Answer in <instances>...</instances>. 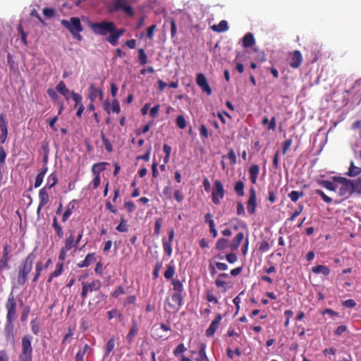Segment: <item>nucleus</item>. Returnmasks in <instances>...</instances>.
Instances as JSON below:
<instances>
[{
    "label": "nucleus",
    "instance_id": "obj_1",
    "mask_svg": "<svg viewBox=\"0 0 361 361\" xmlns=\"http://www.w3.org/2000/svg\"><path fill=\"white\" fill-rule=\"evenodd\" d=\"M35 257L33 252H30L18 266L16 279L18 284L23 286L26 283L28 275L32 270Z\"/></svg>",
    "mask_w": 361,
    "mask_h": 361
},
{
    "label": "nucleus",
    "instance_id": "obj_2",
    "mask_svg": "<svg viewBox=\"0 0 361 361\" xmlns=\"http://www.w3.org/2000/svg\"><path fill=\"white\" fill-rule=\"evenodd\" d=\"M61 24L72 34L74 39L78 41L82 40L80 32L83 28L79 18L72 17L69 20L63 19L61 21Z\"/></svg>",
    "mask_w": 361,
    "mask_h": 361
},
{
    "label": "nucleus",
    "instance_id": "obj_3",
    "mask_svg": "<svg viewBox=\"0 0 361 361\" xmlns=\"http://www.w3.org/2000/svg\"><path fill=\"white\" fill-rule=\"evenodd\" d=\"M89 27L97 35L106 36L107 34L110 35L114 31V22L104 20L97 23H90Z\"/></svg>",
    "mask_w": 361,
    "mask_h": 361
},
{
    "label": "nucleus",
    "instance_id": "obj_4",
    "mask_svg": "<svg viewBox=\"0 0 361 361\" xmlns=\"http://www.w3.org/2000/svg\"><path fill=\"white\" fill-rule=\"evenodd\" d=\"M331 178L338 183L339 196L348 197L353 194L351 180L341 176H333Z\"/></svg>",
    "mask_w": 361,
    "mask_h": 361
},
{
    "label": "nucleus",
    "instance_id": "obj_5",
    "mask_svg": "<svg viewBox=\"0 0 361 361\" xmlns=\"http://www.w3.org/2000/svg\"><path fill=\"white\" fill-rule=\"evenodd\" d=\"M32 337L30 335H26L22 338V350L19 357L32 360Z\"/></svg>",
    "mask_w": 361,
    "mask_h": 361
},
{
    "label": "nucleus",
    "instance_id": "obj_6",
    "mask_svg": "<svg viewBox=\"0 0 361 361\" xmlns=\"http://www.w3.org/2000/svg\"><path fill=\"white\" fill-rule=\"evenodd\" d=\"M225 190L222 183L219 180H215L214 182V188L212 192V202L215 204H219L220 200L224 198Z\"/></svg>",
    "mask_w": 361,
    "mask_h": 361
},
{
    "label": "nucleus",
    "instance_id": "obj_7",
    "mask_svg": "<svg viewBox=\"0 0 361 361\" xmlns=\"http://www.w3.org/2000/svg\"><path fill=\"white\" fill-rule=\"evenodd\" d=\"M196 83L201 88L203 92L209 96L212 93V88L210 87L205 75L199 73L196 75Z\"/></svg>",
    "mask_w": 361,
    "mask_h": 361
},
{
    "label": "nucleus",
    "instance_id": "obj_8",
    "mask_svg": "<svg viewBox=\"0 0 361 361\" xmlns=\"http://www.w3.org/2000/svg\"><path fill=\"white\" fill-rule=\"evenodd\" d=\"M257 205L256 192L255 188L252 187L249 190V198L247 202V210L249 214L252 215L255 213Z\"/></svg>",
    "mask_w": 361,
    "mask_h": 361
},
{
    "label": "nucleus",
    "instance_id": "obj_9",
    "mask_svg": "<svg viewBox=\"0 0 361 361\" xmlns=\"http://www.w3.org/2000/svg\"><path fill=\"white\" fill-rule=\"evenodd\" d=\"M6 306L8 311L7 320L9 322H13L16 319V303L13 297L8 298Z\"/></svg>",
    "mask_w": 361,
    "mask_h": 361
},
{
    "label": "nucleus",
    "instance_id": "obj_10",
    "mask_svg": "<svg viewBox=\"0 0 361 361\" xmlns=\"http://www.w3.org/2000/svg\"><path fill=\"white\" fill-rule=\"evenodd\" d=\"M126 30L124 28L116 29V25L114 23V31L111 35L106 37V41L111 45L116 46L118 44L119 38L123 35Z\"/></svg>",
    "mask_w": 361,
    "mask_h": 361
},
{
    "label": "nucleus",
    "instance_id": "obj_11",
    "mask_svg": "<svg viewBox=\"0 0 361 361\" xmlns=\"http://www.w3.org/2000/svg\"><path fill=\"white\" fill-rule=\"evenodd\" d=\"M11 252V246L8 244H5L4 245L2 255L0 258V259H1L2 270L5 268H8V262L12 257Z\"/></svg>",
    "mask_w": 361,
    "mask_h": 361
},
{
    "label": "nucleus",
    "instance_id": "obj_12",
    "mask_svg": "<svg viewBox=\"0 0 361 361\" xmlns=\"http://www.w3.org/2000/svg\"><path fill=\"white\" fill-rule=\"evenodd\" d=\"M182 301V295H170L166 298V302L169 306L176 310H178L181 307Z\"/></svg>",
    "mask_w": 361,
    "mask_h": 361
},
{
    "label": "nucleus",
    "instance_id": "obj_13",
    "mask_svg": "<svg viewBox=\"0 0 361 361\" xmlns=\"http://www.w3.org/2000/svg\"><path fill=\"white\" fill-rule=\"evenodd\" d=\"M174 238V230L171 229L169 232V239L164 238L162 240L163 249L168 257L172 255V242Z\"/></svg>",
    "mask_w": 361,
    "mask_h": 361
},
{
    "label": "nucleus",
    "instance_id": "obj_14",
    "mask_svg": "<svg viewBox=\"0 0 361 361\" xmlns=\"http://www.w3.org/2000/svg\"><path fill=\"white\" fill-rule=\"evenodd\" d=\"M88 98L92 102H94L97 97L99 100L103 99V91L102 89H97L94 84H90L88 89Z\"/></svg>",
    "mask_w": 361,
    "mask_h": 361
},
{
    "label": "nucleus",
    "instance_id": "obj_15",
    "mask_svg": "<svg viewBox=\"0 0 361 361\" xmlns=\"http://www.w3.org/2000/svg\"><path fill=\"white\" fill-rule=\"evenodd\" d=\"M207 345L204 343H200L197 345V355L195 357V361H210L207 355Z\"/></svg>",
    "mask_w": 361,
    "mask_h": 361
},
{
    "label": "nucleus",
    "instance_id": "obj_16",
    "mask_svg": "<svg viewBox=\"0 0 361 361\" xmlns=\"http://www.w3.org/2000/svg\"><path fill=\"white\" fill-rule=\"evenodd\" d=\"M222 317L221 314H217V316L215 317V319L212 322L208 329L206 330V336L207 337L212 336L217 329L219 328V323L221 321Z\"/></svg>",
    "mask_w": 361,
    "mask_h": 361
},
{
    "label": "nucleus",
    "instance_id": "obj_17",
    "mask_svg": "<svg viewBox=\"0 0 361 361\" xmlns=\"http://www.w3.org/2000/svg\"><path fill=\"white\" fill-rule=\"evenodd\" d=\"M291 58H290V66L293 68H298L300 67L302 61V56L300 51L295 50L291 54Z\"/></svg>",
    "mask_w": 361,
    "mask_h": 361
},
{
    "label": "nucleus",
    "instance_id": "obj_18",
    "mask_svg": "<svg viewBox=\"0 0 361 361\" xmlns=\"http://www.w3.org/2000/svg\"><path fill=\"white\" fill-rule=\"evenodd\" d=\"M244 238V233L243 232L238 233L235 237L232 239L231 242L229 243V248L231 251L237 250L239 245L242 243Z\"/></svg>",
    "mask_w": 361,
    "mask_h": 361
},
{
    "label": "nucleus",
    "instance_id": "obj_19",
    "mask_svg": "<svg viewBox=\"0 0 361 361\" xmlns=\"http://www.w3.org/2000/svg\"><path fill=\"white\" fill-rule=\"evenodd\" d=\"M101 286V283L98 280L92 281L90 283H83L82 293H87V292H92L97 290Z\"/></svg>",
    "mask_w": 361,
    "mask_h": 361
},
{
    "label": "nucleus",
    "instance_id": "obj_20",
    "mask_svg": "<svg viewBox=\"0 0 361 361\" xmlns=\"http://www.w3.org/2000/svg\"><path fill=\"white\" fill-rule=\"evenodd\" d=\"M96 254L94 252L89 253L86 255L84 260L78 264V267L80 268L87 267L96 262Z\"/></svg>",
    "mask_w": 361,
    "mask_h": 361
},
{
    "label": "nucleus",
    "instance_id": "obj_21",
    "mask_svg": "<svg viewBox=\"0 0 361 361\" xmlns=\"http://www.w3.org/2000/svg\"><path fill=\"white\" fill-rule=\"evenodd\" d=\"M74 230H69V236L66 238L65 240L64 247L66 250H71L73 247H77V244L75 241Z\"/></svg>",
    "mask_w": 361,
    "mask_h": 361
},
{
    "label": "nucleus",
    "instance_id": "obj_22",
    "mask_svg": "<svg viewBox=\"0 0 361 361\" xmlns=\"http://www.w3.org/2000/svg\"><path fill=\"white\" fill-rule=\"evenodd\" d=\"M317 183L330 191H336L338 188V183L334 182L333 180L332 181L327 180H318Z\"/></svg>",
    "mask_w": 361,
    "mask_h": 361
},
{
    "label": "nucleus",
    "instance_id": "obj_23",
    "mask_svg": "<svg viewBox=\"0 0 361 361\" xmlns=\"http://www.w3.org/2000/svg\"><path fill=\"white\" fill-rule=\"evenodd\" d=\"M242 42L243 47L245 48H249L253 46L255 44L253 34L251 32L246 33L242 39Z\"/></svg>",
    "mask_w": 361,
    "mask_h": 361
},
{
    "label": "nucleus",
    "instance_id": "obj_24",
    "mask_svg": "<svg viewBox=\"0 0 361 361\" xmlns=\"http://www.w3.org/2000/svg\"><path fill=\"white\" fill-rule=\"evenodd\" d=\"M39 204H40V207H44L49 202V195L47 191L46 188H42V189L39 190Z\"/></svg>",
    "mask_w": 361,
    "mask_h": 361
},
{
    "label": "nucleus",
    "instance_id": "obj_25",
    "mask_svg": "<svg viewBox=\"0 0 361 361\" xmlns=\"http://www.w3.org/2000/svg\"><path fill=\"white\" fill-rule=\"evenodd\" d=\"M259 172V167L257 164H252L249 169L250 180L252 184L257 183V179Z\"/></svg>",
    "mask_w": 361,
    "mask_h": 361
},
{
    "label": "nucleus",
    "instance_id": "obj_26",
    "mask_svg": "<svg viewBox=\"0 0 361 361\" xmlns=\"http://www.w3.org/2000/svg\"><path fill=\"white\" fill-rule=\"evenodd\" d=\"M13 322H9L7 321L5 331L6 340L8 342L13 343L14 341V335H13Z\"/></svg>",
    "mask_w": 361,
    "mask_h": 361
},
{
    "label": "nucleus",
    "instance_id": "obj_27",
    "mask_svg": "<svg viewBox=\"0 0 361 361\" xmlns=\"http://www.w3.org/2000/svg\"><path fill=\"white\" fill-rule=\"evenodd\" d=\"M87 352L92 353V349L90 348L88 344H85L76 354L75 361H84V356Z\"/></svg>",
    "mask_w": 361,
    "mask_h": 361
},
{
    "label": "nucleus",
    "instance_id": "obj_28",
    "mask_svg": "<svg viewBox=\"0 0 361 361\" xmlns=\"http://www.w3.org/2000/svg\"><path fill=\"white\" fill-rule=\"evenodd\" d=\"M213 31L216 32H223L228 30V23L225 20H222L217 25H213L212 26Z\"/></svg>",
    "mask_w": 361,
    "mask_h": 361
},
{
    "label": "nucleus",
    "instance_id": "obj_29",
    "mask_svg": "<svg viewBox=\"0 0 361 361\" xmlns=\"http://www.w3.org/2000/svg\"><path fill=\"white\" fill-rule=\"evenodd\" d=\"M312 271L316 274H322L328 276L330 274V269L324 265H317L312 268Z\"/></svg>",
    "mask_w": 361,
    "mask_h": 361
},
{
    "label": "nucleus",
    "instance_id": "obj_30",
    "mask_svg": "<svg viewBox=\"0 0 361 361\" xmlns=\"http://www.w3.org/2000/svg\"><path fill=\"white\" fill-rule=\"evenodd\" d=\"M63 270V264L62 262L57 263L55 270L51 272L47 279L48 282H51L54 277L60 276Z\"/></svg>",
    "mask_w": 361,
    "mask_h": 361
},
{
    "label": "nucleus",
    "instance_id": "obj_31",
    "mask_svg": "<svg viewBox=\"0 0 361 361\" xmlns=\"http://www.w3.org/2000/svg\"><path fill=\"white\" fill-rule=\"evenodd\" d=\"M106 165H109L107 162H99L94 164L92 167V172L93 174H99L100 172L106 170Z\"/></svg>",
    "mask_w": 361,
    "mask_h": 361
},
{
    "label": "nucleus",
    "instance_id": "obj_32",
    "mask_svg": "<svg viewBox=\"0 0 361 361\" xmlns=\"http://www.w3.org/2000/svg\"><path fill=\"white\" fill-rule=\"evenodd\" d=\"M52 227L54 229L57 236L59 238H63V231L62 227L59 224L57 218L56 216H54L53 218Z\"/></svg>",
    "mask_w": 361,
    "mask_h": 361
},
{
    "label": "nucleus",
    "instance_id": "obj_33",
    "mask_svg": "<svg viewBox=\"0 0 361 361\" xmlns=\"http://www.w3.org/2000/svg\"><path fill=\"white\" fill-rule=\"evenodd\" d=\"M361 173V168L355 166L353 161H351L348 171L346 173L348 176L354 177Z\"/></svg>",
    "mask_w": 361,
    "mask_h": 361
},
{
    "label": "nucleus",
    "instance_id": "obj_34",
    "mask_svg": "<svg viewBox=\"0 0 361 361\" xmlns=\"http://www.w3.org/2000/svg\"><path fill=\"white\" fill-rule=\"evenodd\" d=\"M245 185L244 183L241 180H238L235 183L234 185V190L238 196L243 197L245 195L244 192Z\"/></svg>",
    "mask_w": 361,
    "mask_h": 361
},
{
    "label": "nucleus",
    "instance_id": "obj_35",
    "mask_svg": "<svg viewBox=\"0 0 361 361\" xmlns=\"http://www.w3.org/2000/svg\"><path fill=\"white\" fill-rule=\"evenodd\" d=\"M57 182H58V178H57L56 175L54 173H52L49 176V177L47 178V185L44 188L51 189L56 185Z\"/></svg>",
    "mask_w": 361,
    "mask_h": 361
},
{
    "label": "nucleus",
    "instance_id": "obj_36",
    "mask_svg": "<svg viewBox=\"0 0 361 361\" xmlns=\"http://www.w3.org/2000/svg\"><path fill=\"white\" fill-rule=\"evenodd\" d=\"M353 193L361 194V176L355 180H351Z\"/></svg>",
    "mask_w": 361,
    "mask_h": 361
},
{
    "label": "nucleus",
    "instance_id": "obj_37",
    "mask_svg": "<svg viewBox=\"0 0 361 361\" xmlns=\"http://www.w3.org/2000/svg\"><path fill=\"white\" fill-rule=\"evenodd\" d=\"M215 247L217 250L221 251L226 247H229V242L225 238H219L216 242Z\"/></svg>",
    "mask_w": 361,
    "mask_h": 361
},
{
    "label": "nucleus",
    "instance_id": "obj_38",
    "mask_svg": "<svg viewBox=\"0 0 361 361\" xmlns=\"http://www.w3.org/2000/svg\"><path fill=\"white\" fill-rule=\"evenodd\" d=\"M138 329L137 324L135 322H133V324L130 327V331L127 335V339L128 342H131L134 338V336L137 334Z\"/></svg>",
    "mask_w": 361,
    "mask_h": 361
},
{
    "label": "nucleus",
    "instance_id": "obj_39",
    "mask_svg": "<svg viewBox=\"0 0 361 361\" xmlns=\"http://www.w3.org/2000/svg\"><path fill=\"white\" fill-rule=\"evenodd\" d=\"M305 193L302 191L293 190L288 194V196L292 202H296L299 198L303 197Z\"/></svg>",
    "mask_w": 361,
    "mask_h": 361
},
{
    "label": "nucleus",
    "instance_id": "obj_40",
    "mask_svg": "<svg viewBox=\"0 0 361 361\" xmlns=\"http://www.w3.org/2000/svg\"><path fill=\"white\" fill-rule=\"evenodd\" d=\"M277 188L273 186H269L268 188V200L271 203H274L276 200V192Z\"/></svg>",
    "mask_w": 361,
    "mask_h": 361
},
{
    "label": "nucleus",
    "instance_id": "obj_41",
    "mask_svg": "<svg viewBox=\"0 0 361 361\" xmlns=\"http://www.w3.org/2000/svg\"><path fill=\"white\" fill-rule=\"evenodd\" d=\"M43 269V264L42 262H37L35 265V273L34 274L32 281L36 282L39 276H40V274Z\"/></svg>",
    "mask_w": 361,
    "mask_h": 361
},
{
    "label": "nucleus",
    "instance_id": "obj_42",
    "mask_svg": "<svg viewBox=\"0 0 361 361\" xmlns=\"http://www.w3.org/2000/svg\"><path fill=\"white\" fill-rule=\"evenodd\" d=\"M56 89L57 92H59L63 96L66 97L67 94L68 93V90L67 89L66 84L63 81H60L57 84Z\"/></svg>",
    "mask_w": 361,
    "mask_h": 361
},
{
    "label": "nucleus",
    "instance_id": "obj_43",
    "mask_svg": "<svg viewBox=\"0 0 361 361\" xmlns=\"http://www.w3.org/2000/svg\"><path fill=\"white\" fill-rule=\"evenodd\" d=\"M304 206L302 204H299L295 212L291 214V216L287 219L288 221H293L303 211Z\"/></svg>",
    "mask_w": 361,
    "mask_h": 361
},
{
    "label": "nucleus",
    "instance_id": "obj_44",
    "mask_svg": "<svg viewBox=\"0 0 361 361\" xmlns=\"http://www.w3.org/2000/svg\"><path fill=\"white\" fill-rule=\"evenodd\" d=\"M73 202V201L71 202L68 204L66 211L63 214V216H62V221L63 222H66L68 219V218L70 217V216L72 214V211L71 210L74 208V205L72 204Z\"/></svg>",
    "mask_w": 361,
    "mask_h": 361
},
{
    "label": "nucleus",
    "instance_id": "obj_45",
    "mask_svg": "<svg viewBox=\"0 0 361 361\" xmlns=\"http://www.w3.org/2000/svg\"><path fill=\"white\" fill-rule=\"evenodd\" d=\"M0 128L5 139L8 135L7 123L2 115L0 116Z\"/></svg>",
    "mask_w": 361,
    "mask_h": 361
},
{
    "label": "nucleus",
    "instance_id": "obj_46",
    "mask_svg": "<svg viewBox=\"0 0 361 361\" xmlns=\"http://www.w3.org/2000/svg\"><path fill=\"white\" fill-rule=\"evenodd\" d=\"M176 124L180 129H185L187 126V121L183 115H178L176 119Z\"/></svg>",
    "mask_w": 361,
    "mask_h": 361
},
{
    "label": "nucleus",
    "instance_id": "obj_47",
    "mask_svg": "<svg viewBox=\"0 0 361 361\" xmlns=\"http://www.w3.org/2000/svg\"><path fill=\"white\" fill-rule=\"evenodd\" d=\"M116 229L118 232L125 233L128 231V226L124 217L121 218L120 224L116 226Z\"/></svg>",
    "mask_w": 361,
    "mask_h": 361
},
{
    "label": "nucleus",
    "instance_id": "obj_48",
    "mask_svg": "<svg viewBox=\"0 0 361 361\" xmlns=\"http://www.w3.org/2000/svg\"><path fill=\"white\" fill-rule=\"evenodd\" d=\"M101 138H102V143L105 147L106 150L108 152H111L113 151L112 145H111L110 141L109 140V139L104 135V133H101Z\"/></svg>",
    "mask_w": 361,
    "mask_h": 361
},
{
    "label": "nucleus",
    "instance_id": "obj_49",
    "mask_svg": "<svg viewBox=\"0 0 361 361\" xmlns=\"http://www.w3.org/2000/svg\"><path fill=\"white\" fill-rule=\"evenodd\" d=\"M126 4H127V0H114L111 11H120V9Z\"/></svg>",
    "mask_w": 361,
    "mask_h": 361
},
{
    "label": "nucleus",
    "instance_id": "obj_50",
    "mask_svg": "<svg viewBox=\"0 0 361 361\" xmlns=\"http://www.w3.org/2000/svg\"><path fill=\"white\" fill-rule=\"evenodd\" d=\"M114 346H115L114 338H111L107 342L106 347V352H105L104 358H105L106 357H107L109 355V353L114 350Z\"/></svg>",
    "mask_w": 361,
    "mask_h": 361
},
{
    "label": "nucleus",
    "instance_id": "obj_51",
    "mask_svg": "<svg viewBox=\"0 0 361 361\" xmlns=\"http://www.w3.org/2000/svg\"><path fill=\"white\" fill-rule=\"evenodd\" d=\"M316 195H318L321 197L324 202L328 204H331L332 202V199L327 196L322 190L317 189L314 190Z\"/></svg>",
    "mask_w": 361,
    "mask_h": 361
},
{
    "label": "nucleus",
    "instance_id": "obj_52",
    "mask_svg": "<svg viewBox=\"0 0 361 361\" xmlns=\"http://www.w3.org/2000/svg\"><path fill=\"white\" fill-rule=\"evenodd\" d=\"M139 61L141 65H145L147 63V56L143 49H138Z\"/></svg>",
    "mask_w": 361,
    "mask_h": 361
},
{
    "label": "nucleus",
    "instance_id": "obj_53",
    "mask_svg": "<svg viewBox=\"0 0 361 361\" xmlns=\"http://www.w3.org/2000/svg\"><path fill=\"white\" fill-rule=\"evenodd\" d=\"M175 274V268L172 265H168L164 275L166 279H171Z\"/></svg>",
    "mask_w": 361,
    "mask_h": 361
},
{
    "label": "nucleus",
    "instance_id": "obj_54",
    "mask_svg": "<svg viewBox=\"0 0 361 361\" xmlns=\"http://www.w3.org/2000/svg\"><path fill=\"white\" fill-rule=\"evenodd\" d=\"M71 98L75 102V108L79 106L80 104H82V96L75 92H71Z\"/></svg>",
    "mask_w": 361,
    "mask_h": 361
},
{
    "label": "nucleus",
    "instance_id": "obj_55",
    "mask_svg": "<svg viewBox=\"0 0 361 361\" xmlns=\"http://www.w3.org/2000/svg\"><path fill=\"white\" fill-rule=\"evenodd\" d=\"M120 11H122L126 16H129V17H133L135 14V12L133 9V8L128 5L127 4H125L121 9Z\"/></svg>",
    "mask_w": 361,
    "mask_h": 361
},
{
    "label": "nucleus",
    "instance_id": "obj_56",
    "mask_svg": "<svg viewBox=\"0 0 361 361\" xmlns=\"http://www.w3.org/2000/svg\"><path fill=\"white\" fill-rule=\"evenodd\" d=\"M18 32L20 33L21 37V41L24 45H27V34L24 31L23 26L21 25H18L17 27Z\"/></svg>",
    "mask_w": 361,
    "mask_h": 361
},
{
    "label": "nucleus",
    "instance_id": "obj_57",
    "mask_svg": "<svg viewBox=\"0 0 361 361\" xmlns=\"http://www.w3.org/2000/svg\"><path fill=\"white\" fill-rule=\"evenodd\" d=\"M42 13L45 17L51 18L54 16L56 12L54 8L47 7L43 8Z\"/></svg>",
    "mask_w": 361,
    "mask_h": 361
},
{
    "label": "nucleus",
    "instance_id": "obj_58",
    "mask_svg": "<svg viewBox=\"0 0 361 361\" xmlns=\"http://www.w3.org/2000/svg\"><path fill=\"white\" fill-rule=\"evenodd\" d=\"M75 326H70L67 331V333L65 334L64 338L63 339L62 343H65L68 340L72 337L74 334Z\"/></svg>",
    "mask_w": 361,
    "mask_h": 361
},
{
    "label": "nucleus",
    "instance_id": "obj_59",
    "mask_svg": "<svg viewBox=\"0 0 361 361\" xmlns=\"http://www.w3.org/2000/svg\"><path fill=\"white\" fill-rule=\"evenodd\" d=\"M269 244L267 241L264 240L259 243V250L260 252H266L269 250Z\"/></svg>",
    "mask_w": 361,
    "mask_h": 361
},
{
    "label": "nucleus",
    "instance_id": "obj_60",
    "mask_svg": "<svg viewBox=\"0 0 361 361\" xmlns=\"http://www.w3.org/2000/svg\"><path fill=\"white\" fill-rule=\"evenodd\" d=\"M162 225V219L161 218L157 219L154 224V234L158 235L160 233L161 228Z\"/></svg>",
    "mask_w": 361,
    "mask_h": 361
},
{
    "label": "nucleus",
    "instance_id": "obj_61",
    "mask_svg": "<svg viewBox=\"0 0 361 361\" xmlns=\"http://www.w3.org/2000/svg\"><path fill=\"white\" fill-rule=\"evenodd\" d=\"M111 111L114 113H119L121 111L119 102L117 99H114L111 103Z\"/></svg>",
    "mask_w": 361,
    "mask_h": 361
},
{
    "label": "nucleus",
    "instance_id": "obj_62",
    "mask_svg": "<svg viewBox=\"0 0 361 361\" xmlns=\"http://www.w3.org/2000/svg\"><path fill=\"white\" fill-rule=\"evenodd\" d=\"M226 261L230 264H233L238 260V257L234 253H229L225 256Z\"/></svg>",
    "mask_w": 361,
    "mask_h": 361
},
{
    "label": "nucleus",
    "instance_id": "obj_63",
    "mask_svg": "<svg viewBox=\"0 0 361 361\" xmlns=\"http://www.w3.org/2000/svg\"><path fill=\"white\" fill-rule=\"evenodd\" d=\"M200 134L201 137L204 138H207L209 137V131L205 125L202 124L200 127Z\"/></svg>",
    "mask_w": 361,
    "mask_h": 361
},
{
    "label": "nucleus",
    "instance_id": "obj_64",
    "mask_svg": "<svg viewBox=\"0 0 361 361\" xmlns=\"http://www.w3.org/2000/svg\"><path fill=\"white\" fill-rule=\"evenodd\" d=\"M173 196L175 200L178 202H182L184 200V195L180 190H175Z\"/></svg>",
    "mask_w": 361,
    "mask_h": 361
}]
</instances>
